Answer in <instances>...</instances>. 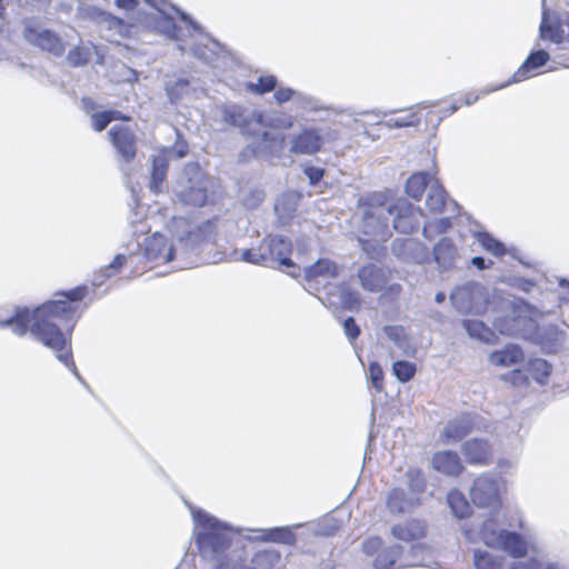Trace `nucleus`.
<instances>
[{"mask_svg": "<svg viewBox=\"0 0 569 569\" xmlns=\"http://www.w3.org/2000/svg\"><path fill=\"white\" fill-rule=\"evenodd\" d=\"M86 293V287H78L60 293L64 299L47 301L33 310L27 307L17 308L13 316L0 320V328H9L17 336H23L30 330L37 340L56 351L58 360L63 362L81 383L86 385L72 360L71 351L59 352L68 343V338L62 332L61 326L66 323L71 330L76 322L73 319L74 308L71 302L83 299Z\"/></svg>", "mask_w": 569, "mask_h": 569, "instance_id": "1", "label": "nucleus"}, {"mask_svg": "<svg viewBox=\"0 0 569 569\" xmlns=\"http://www.w3.org/2000/svg\"><path fill=\"white\" fill-rule=\"evenodd\" d=\"M192 517L194 541L202 558L213 562L216 569H248L244 547L230 526L202 510L192 509Z\"/></svg>", "mask_w": 569, "mask_h": 569, "instance_id": "2", "label": "nucleus"}, {"mask_svg": "<svg viewBox=\"0 0 569 569\" xmlns=\"http://www.w3.org/2000/svg\"><path fill=\"white\" fill-rule=\"evenodd\" d=\"M470 498L475 506L488 508L489 517L483 520L478 529V538L486 546L507 552L513 558L526 556L527 541L517 532L500 527L492 516L499 507L498 482L490 477H478L470 489Z\"/></svg>", "mask_w": 569, "mask_h": 569, "instance_id": "3", "label": "nucleus"}, {"mask_svg": "<svg viewBox=\"0 0 569 569\" xmlns=\"http://www.w3.org/2000/svg\"><path fill=\"white\" fill-rule=\"evenodd\" d=\"M212 181L197 163H188L172 188L174 201L186 206L203 207L209 199Z\"/></svg>", "mask_w": 569, "mask_h": 569, "instance_id": "4", "label": "nucleus"}, {"mask_svg": "<svg viewBox=\"0 0 569 569\" xmlns=\"http://www.w3.org/2000/svg\"><path fill=\"white\" fill-rule=\"evenodd\" d=\"M292 243L287 237L268 236L257 248L244 249L241 260L264 267H293L290 258Z\"/></svg>", "mask_w": 569, "mask_h": 569, "instance_id": "5", "label": "nucleus"}, {"mask_svg": "<svg viewBox=\"0 0 569 569\" xmlns=\"http://www.w3.org/2000/svg\"><path fill=\"white\" fill-rule=\"evenodd\" d=\"M21 36L31 47L60 58L66 52V42L54 30L37 17H27L21 21Z\"/></svg>", "mask_w": 569, "mask_h": 569, "instance_id": "6", "label": "nucleus"}, {"mask_svg": "<svg viewBox=\"0 0 569 569\" xmlns=\"http://www.w3.org/2000/svg\"><path fill=\"white\" fill-rule=\"evenodd\" d=\"M388 202L383 194L375 193L368 197L362 206L361 230L366 236L387 241L392 231L389 224Z\"/></svg>", "mask_w": 569, "mask_h": 569, "instance_id": "7", "label": "nucleus"}, {"mask_svg": "<svg viewBox=\"0 0 569 569\" xmlns=\"http://www.w3.org/2000/svg\"><path fill=\"white\" fill-rule=\"evenodd\" d=\"M453 308L460 313L481 315L489 305L488 290L477 282H467L450 295Z\"/></svg>", "mask_w": 569, "mask_h": 569, "instance_id": "8", "label": "nucleus"}, {"mask_svg": "<svg viewBox=\"0 0 569 569\" xmlns=\"http://www.w3.org/2000/svg\"><path fill=\"white\" fill-rule=\"evenodd\" d=\"M388 211L392 229L399 233L409 234L416 231L423 216L419 207L413 206L405 198H399L392 203L388 202Z\"/></svg>", "mask_w": 569, "mask_h": 569, "instance_id": "9", "label": "nucleus"}, {"mask_svg": "<svg viewBox=\"0 0 569 569\" xmlns=\"http://www.w3.org/2000/svg\"><path fill=\"white\" fill-rule=\"evenodd\" d=\"M110 141L123 161L130 162L136 157V134L130 127L113 126L109 132Z\"/></svg>", "mask_w": 569, "mask_h": 569, "instance_id": "10", "label": "nucleus"}, {"mask_svg": "<svg viewBox=\"0 0 569 569\" xmlns=\"http://www.w3.org/2000/svg\"><path fill=\"white\" fill-rule=\"evenodd\" d=\"M549 59V53L546 50L532 51L509 80L495 88L487 89L483 93L486 94L495 90L503 89L511 83H517L529 78L531 72L545 66Z\"/></svg>", "mask_w": 569, "mask_h": 569, "instance_id": "11", "label": "nucleus"}, {"mask_svg": "<svg viewBox=\"0 0 569 569\" xmlns=\"http://www.w3.org/2000/svg\"><path fill=\"white\" fill-rule=\"evenodd\" d=\"M391 252L406 262L422 263L428 258L426 247L412 238L395 239L391 243Z\"/></svg>", "mask_w": 569, "mask_h": 569, "instance_id": "12", "label": "nucleus"}, {"mask_svg": "<svg viewBox=\"0 0 569 569\" xmlns=\"http://www.w3.org/2000/svg\"><path fill=\"white\" fill-rule=\"evenodd\" d=\"M323 144V138L317 128H306L291 140L290 152L296 154H313Z\"/></svg>", "mask_w": 569, "mask_h": 569, "instance_id": "13", "label": "nucleus"}, {"mask_svg": "<svg viewBox=\"0 0 569 569\" xmlns=\"http://www.w3.org/2000/svg\"><path fill=\"white\" fill-rule=\"evenodd\" d=\"M475 426L472 415L465 413L450 420L441 432V439L445 443H453L463 439Z\"/></svg>", "mask_w": 569, "mask_h": 569, "instance_id": "14", "label": "nucleus"}, {"mask_svg": "<svg viewBox=\"0 0 569 569\" xmlns=\"http://www.w3.org/2000/svg\"><path fill=\"white\" fill-rule=\"evenodd\" d=\"M433 260L440 271H448L456 267L459 260L458 249L449 238L440 239L433 247Z\"/></svg>", "mask_w": 569, "mask_h": 569, "instance_id": "15", "label": "nucleus"}, {"mask_svg": "<svg viewBox=\"0 0 569 569\" xmlns=\"http://www.w3.org/2000/svg\"><path fill=\"white\" fill-rule=\"evenodd\" d=\"M462 452L471 465H488L492 459V449L483 439H471L463 443Z\"/></svg>", "mask_w": 569, "mask_h": 569, "instance_id": "16", "label": "nucleus"}, {"mask_svg": "<svg viewBox=\"0 0 569 569\" xmlns=\"http://www.w3.org/2000/svg\"><path fill=\"white\" fill-rule=\"evenodd\" d=\"M358 278L361 287L370 292L381 291L387 284L386 272L373 263L359 269Z\"/></svg>", "mask_w": 569, "mask_h": 569, "instance_id": "17", "label": "nucleus"}, {"mask_svg": "<svg viewBox=\"0 0 569 569\" xmlns=\"http://www.w3.org/2000/svg\"><path fill=\"white\" fill-rule=\"evenodd\" d=\"M447 191L439 183L438 180H435L430 186L427 192L426 206L429 208L431 212L439 213L442 212L447 207H451L452 212H458L459 206L456 201L450 200L447 204Z\"/></svg>", "mask_w": 569, "mask_h": 569, "instance_id": "18", "label": "nucleus"}, {"mask_svg": "<svg viewBox=\"0 0 569 569\" xmlns=\"http://www.w3.org/2000/svg\"><path fill=\"white\" fill-rule=\"evenodd\" d=\"M432 563L431 552L422 545H415L407 552L402 550L398 567H431Z\"/></svg>", "mask_w": 569, "mask_h": 569, "instance_id": "19", "label": "nucleus"}, {"mask_svg": "<svg viewBox=\"0 0 569 569\" xmlns=\"http://www.w3.org/2000/svg\"><path fill=\"white\" fill-rule=\"evenodd\" d=\"M433 468L447 476H455L463 470L459 455L451 450L435 453L432 458Z\"/></svg>", "mask_w": 569, "mask_h": 569, "instance_id": "20", "label": "nucleus"}, {"mask_svg": "<svg viewBox=\"0 0 569 569\" xmlns=\"http://www.w3.org/2000/svg\"><path fill=\"white\" fill-rule=\"evenodd\" d=\"M339 266L327 258L318 259L313 264L305 269V277L308 281L328 280L338 277Z\"/></svg>", "mask_w": 569, "mask_h": 569, "instance_id": "21", "label": "nucleus"}, {"mask_svg": "<svg viewBox=\"0 0 569 569\" xmlns=\"http://www.w3.org/2000/svg\"><path fill=\"white\" fill-rule=\"evenodd\" d=\"M176 247L167 244V239L162 234H154L146 244V256L149 260H163L169 262L173 260Z\"/></svg>", "mask_w": 569, "mask_h": 569, "instance_id": "22", "label": "nucleus"}, {"mask_svg": "<svg viewBox=\"0 0 569 569\" xmlns=\"http://www.w3.org/2000/svg\"><path fill=\"white\" fill-rule=\"evenodd\" d=\"M392 536L401 541H411L425 536V526L418 520H408L391 528Z\"/></svg>", "mask_w": 569, "mask_h": 569, "instance_id": "23", "label": "nucleus"}, {"mask_svg": "<svg viewBox=\"0 0 569 569\" xmlns=\"http://www.w3.org/2000/svg\"><path fill=\"white\" fill-rule=\"evenodd\" d=\"M436 179L431 177L428 172H417L413 173L408 180L406 184V192L409 197L415 200H419L423 192L429 190V186Z\"/></svg>", "mask_w": 569, "mask_h": 569, "instance_id": "24", "label": "nucleus"}, {"mask_svg": "<svg viewBox=\"0 0 569 569\" xmlns=\"http://www.w3.org/2000/svg\"><path fill=\"white\" fill-rule=\"evenodd\" d=\"M402 555L401 546H393L379 551L373 561L375 569H400L399 557Z\"/></svg>", "mask_w": 569, "mask_h": 569, "instance_id": "25", "label": "nucleus"}, {"mask_svg": "<svg viewBox=\"0 0 569 569\" xmlns=\"http://www.w3.org/2000/svg\"><path fill=\"white\" fill-rule=\"evenodd\" d=\"M168 170V161L163 156H157L152 160L151 167V179L149 188L154 193H159L162 190V186L166 181Z\"/></svg>", "mask_w": 569, "mask_h": 569, "instance_id": "26", "label": "nucleus"}, {"mask_svg": "<svg viewBox=\"0 0 569 569\" xmlns=\"http://www.w3.org/2000/svg\"><path fill=\"white\" fill-rule=\"evenodd\" d=\"M298 193L290 192L281 196L274 203V211L282 223L291 219L297 210Z\"/></svg>", "mask_w": 569, "mask_h": 569, "instance_id": "27", "label": "nucleus"}, {"mask_svg": "<svg viewBox=\"0 0 569 569\" xmlns=\"http://www.w3.org/2000/svg\"><path fill=\"white\" fill-rule=\"evenodd\" d=\"M549 11L546 7V0H542V21L540 23V37L543 40H550L557 44L565 41V30L559 26H553L547 22Z\"/></svg>", "mask_w": 569, "mask_h": 569, "instance_id": "28", "label": "nucleus"}, {"mask_svg": "<svg viewBox=\"0 0 569 569\" xmlns=\"http://www.w3.org/2000/svg\"><path fill=\"white\" fill-rule=\"evenodd\" d=\"M523 358V352L520 347L510 345L501 351H496L490 355V361L497 366H512L520 362Z\"/></svg>", "mask_w": 569, "mask_h": 569, "instance_id": "29", "label": "nucleus"}, {"mask_svg": "<svg viewBox=\"0 0 569 569\" xmlns=\"http://www.w3.org/2000/svg\"><path fill=\"white\" fill-rule=\"evenodd\" d=\"M462 327L471 338L487 343H491L496 337L495 332L479 320L466 319L462 321Z\"/></svg>", "mask_w": 569, "mask_h": 569, "instance_id": "30", "label": "nucleus"}, {"mask_svg": "<svg viewBox=\"0 0 569 569\" xmlns=\"http://www.w3.org/2000/svg\"><path fill=\"white\" fill-rule=\"evenodd\" d=\"M297 97V100L301 103L302 108L305 109H317V101L312 99L311 97L302 96L301 93H297L290 88H279L274 92V99L279 103H283L289 101L291 98Z\"/></svg>", "mask_w": 569, "mask_h": 569, "instance_id": "31", "label": "nucleus"}, {"mask_svg": "<svg viewBox=\"0 0 569 569\" xmlns=\"http://www.w3.org/2000/svg\"><path fill=\"white\" fill-rule=\"evenodd\" d=\"M279 559L280 556L274 550L259 551L251 558L248 569H272Z\"/></svg>", "mask_w": 569, "mask_h": 569, "instance_id": "32", "label": "nucleus"}, {"mask_svg": "<svg viewBox=\"0 0 569 569\" xmlns=\"http://www.w3.org/2000/svg\"><path fill=\"white\" fill-rule=\"evenodd\" d=\"M263 540L295 545L296 536L290 527H277L264 531Z\"/></svg>", "mask_w": 569, "mask_h": 569, "instance_id": "33", "label": "nucleus"}, {"mask_svg": "<svg viewBox=\"0 0 569 569\" xmlns=\"http://www.w3.org/2000/svg\"><path fill=\"white\" fill-rule=\"evenodd\" d=\"M473 563L476 569H502V557H496L483 550H475Z\"/></svg>", "mask_w": 569, "mask_h": 569, "instance_id": "34", "label": "nucleus"}, {"mask_svg": "<svg viewBox=\"0 0 569 569\" xmlns=\"http://www.w3.org/2000/svg\"><path fill=\"white\" fill-rule=\"evenodd\" d=\"M448 503L452 512L458 518H465L470 513L469 502L467 501L465 496L458 490H453L448 493Z\"/></svg>", "mask_w": 569, "mask_h": 569, "instance_id": "35", "label": "nucleus"}, {"mask_svg": "<svg viewBox=\"0 0 569 569\" xmlns=\"http://www.w3.org/2000/svg\"><path fill=\"white\" fill-rule=\"evenodd\" d=\"M492 326L505 336H516L519 332V319L513 316L493 318Z\"/></svg>", "mask_w": 569, "mask_h": 569, "instance_id": "36", "label": "nucleus"}, {"mask_svg": "<svg viewBox=\"0 0 569 569\" xmlns=\"http://www.w3.org/2000/svg\"><path fill=\"white\" fill-rule=\"evenodd\" d=\"M477 240L479 243L492 254L500 257L506 252L505 244L497 239H495L491 234L487 232H478L476 233Z\"/></svg>", "mask_w": 569, "mask_h": 569, "instance_id": "37", "label": "nucleus"}, {"mask_svg": "<svg viewBox=\"0 0 569 569\" xmlns=\"http://www.w3.org/2000/svg\"><path fill=\"white\" fill-rule=\"evenodd\" d=\"M224 120L230 122L231 126L243 129L248 122V114L246 111L236 104L230 106L229 109L224 111Z\"/></svg>", "mask_w": 569, "mask_h": 569, "instance_id": "38", "label": "nucleus"}, {"mask_svg": "<svg viewBox=\"0 0 569 569\" xmlns=\"http://www.w3.org/2000/svg\"><path fill=\"white\" fill-rule=\"evenodd\" d=\"M392 372L401 382L409 381L416 373V366L407 360H397L392 365Z\"/></svg>", "mask_w": 569, "mask_h": 569, "instance_id": "39", "label": "nucleus"}, {"mask_svg": "<svg viewBox=\"0 0 569 569\" xmlns=\"http://www.w3.org/2000/svg\"><path fill=\"white\" fill-rule=\"evenodd\" d=\"M552 370L551 365L543 359H533L530 361V371L532 377L539 383H545Z\"/></svg>", "mask_w": 569, "mask_h": 569, "instance_id": "40", "label": "nucleus"}, {"mask_svg": "<svg viewBox=\"0 0 569 569\" xmlns=\"http://www.w3.org/2000/svg\"><path fill=\"white\" fill-rule=\"evenodd\" d=\"M411 500L406 499V495L402 489H393L388 497V507L393 512H405L406 509L411 505Z\"/></svg>", "mask_w": 569, "mask_h": 569, "instance_id": "41", "label": "nucleus"}, {"mask_svg": "<svg viewBox=\"0 0 569 569\" xmlns=\"http://www.w3.org/2000/svg\"><path fill=\"white\" fill-rule=\"evenodd\" d=\"M124 261V254H117L113 260L96 276L93 284L101 286L104 279L109 278L113 272H117L123 266Z\"/></svg>", "mask_w": 569, "mask_h": 569, "instance_id": "42", "label": "nucleus"}, {"mask_svg": "<svg viewBox=\"0 0 569 569\" xmlns=\"http://www.w3.org/2000/svg\"><path fill=\"white\" fill-rule=\"evenodd\" d=\"M188 88L189 81L187 79H178L166 84V91L171 102L180 100L187 93Z\"/></svg>", "mask_w": 569, "mask_h": 569, "instance_id": "43", "label": "nucleus"}, {"mask_svg": "<svg viewBox=\"0 0 569 569\" xmlns=\"http://www.w3.org/2000/svg\"><path fill=\"white\" fill-rule=\"evenodd\" d=\"M91 52L89 49L77 46L68 52L67 60L72 67L84 66L89 62Z\"/></svg>", "mask_w": 569, "mask_h": 569, "instance_id": "44", "label": "nucleus"}, {"mask_svg": "<svg viewBox=\"0 0 569 569\" xmlns=\"http://www.w3.org/2000/svg\"><path fill=\"white\" fill-rule=\"evenodd\" d=\"M277 79L273 76L260 77L258 83H249L248 88L257 93H266L276 88Z\"/></svg>", "mask_w": 569, "mask_h": 569, "instance_id": "45", "label": "nucleus"}, {"mask_svg": "<svg viewBox=\"0 0 569 569\" xmlns=\"http://www.w3.org/2000/svg\"><path fill=\"white\" fill-rule=\"evenodd\" d=\"M342 526V521L336 517L326 518L320 525L317 532L321 536L329 537L335 535Z\"/></svg>", "mask_w": 569, "mask_h": 569, "instance_id": "46", "label": "nucleus"}, {"mask_svg": "<svg viewBox=\"0 0 569 569\" xmlns=\"http://www.w3.org/2000/svg\"><path fill=\"white\" fill-rule=\"evenodd\" d=\"M173 224L179 227V228H182L183 229V233L182 234H178V241H179V244L182 247L184 243H188V242H191L193 241V238H198L199 234L198 233H194L192 230H191V227L190 224L188 223L187 220H184L183 218H179V219H174L173 220Z\"/></svg>", "mask_w": 569, "mask_h": 569, "instance_id": "47", "label": "nucleus"}, {"mask_svg": "<svg viewBox=\"0 0 569 569\" xmlns=\"http://www.w3.org/2000/svg\"><path fill=\"white\" fill-rule=\"evenodd\" d=\"M360 244L362 250L372 259H378L382 254V248L380 242L382 240H378V238H372V240L360 239Z\"/></svg>", "mask_w": 569, "mask_h": 569, "instance_id": "48", "label": "nucleus"}, {"mask_svg": "<svg viewBox=\"0 0 569 569\" xmlns=\"http://www.w3.org/2000/svg\"><path fill=\"white\" fill-rule=\"evenodd\" d=\"M159 12L163 16V20H162L163 33L169 36L172 39L180 40L181 39V36L179 33L180 29L176 24L174 20L170 16L166 14L162 10H159Z\"/></svg>", "mask_w": 569, "mask_h": 569, "instance_id": "49", "label": "nucleus"}, {"mask_svg": "<svg viewBox=\"0 0 569 569\" xmlns=\"http://www.w3.org/2000/svg\"><path fill=\"white\" fill-rule=\"evenodd\" d=\"M369 379L377 391L382 390L383 370L378 362L373 361L369 365Z\"/></svg>", "mask_w": 569, "mask_h": 569, "instance_id": "50", "label": "nucleus"}, {"mask_svg": "<svg viewBox=\"0 0 569 569\" xmlns=\"http://www.w3.org/2000/svg\"><path fill=\"white\" fill-rule=\"evenodd\" d=\"M113 116L114 114L112 112H107V111L94 113L91 117L92 128L96 131L104 130L108 127V124L112 121Z\"/></svg>", "mask_w": 569, "mask_h": 569, "instance_id": "51", "label": "nucleus"}, {"mask_svg": "<svg viewBox=\"0 0 569 569\" xmlns=\"http://www.w3.org/2000/svg\"><path fill=\"white\" fill-rule=\"evenodd\" d=\"M419 123L420 118L416 113H410L406 118L390 119L387 121V126L389 128H405L410 126H418Z\"/></svg>", "mask_w": 569, "mask_h": 569, "instance_id": "52", "label": "nucleus"}, {"mask_svg": "<svg viewBox=\"0 0 569 569\" xmlns=\"http://www.w3.org/2000/svg\"><path fill=\"white\" fill-rule=\"evenodd\" d=\"M451 227L450 218H440L436 221L429 223L428 226L423 227V236L426 238H429V231L433 230L438 233H443Z\"/></svg>", "mask_w": 569, "mask_h": 569, "instance_id": "53", "label": "nucleus"}, {"mask_svg": "<svg viewBox=\"0 0 569 569\" xmlns=\"http://www.w3.org/2000/svg\"><path fill=\"white\" fill-rule=\"evenodd\" d=\"M341 303L343 308L348 310H353L359 307L360 297L356 291L345 290L341 293Z\"/></svg>", "mask_w": 569, "mask_h": 569, "instance_id": "54", "label": "nucleus"}, {"mask_svg": "<svg viewBox=\"0 0 569 569\" xmlns=\"http://www.w3.org/2000/svg\"><path fill=\"white\" fill-rule=\"evenodd\" d=\"M409 478V486L413 492H420L423 488L425 480L422 473L419 470H409L407 472Z\"/></svg>", "mask_w": 569, "mask_h": 569, "instance_id": "55", "label": "nucleus"}, {"mask_svg": "<svg viewBox=\"0 0 569 569\" xmlns=\"http://www.w3.org/2000/svg\"><path fill=\"white\" fill-rule=\"evenodd\" d=\"M343 330L347 337L352 341L360 335V329L352 317L343 321Z\"/></svg>", "mask_w": 569, "mask_h": 569, "instance_id": "56", "label": "nucleus"}, {"mask_svg": "<svg viewBox=\"0 0 569 569\" xmlns=\"http://www.w3.org/2000/svg\"><path fill=\"white\" fill-rule=\"evenodd\" d=\"M382 541L380 538H370L362 545V550L368 556H373L377 551L380 550Z\"/></svg>", "mask_w": 569, "mask_h": 569, "instance_id": "57", "label": "nucleus"}, {"mask_svg": "<svg viewBox=\"0 0 569 569\" xmlns=\"http://www.w3.org/2000/svg\"><path fill=\"white\" fill-rule=\"evenodd\" d=\"M262 139L263 142H267V143H282L284 137L281 132H278V131H267V130H263L260 134H259Z\"/></svg>", "mask_w": 569, "mask_h": 569, "instance_id": "58", "label": "nucleus"}, {"mask_svg": "<svg viewBox=\"0 0 569 569\" xmlns=\"http://www.w3.org/2000/svg\"><path fill=\"white\" fill-rule=\"evenodd\" d=\"M323 172V169L318 167H307L305 169V173L309 178L311 184H317L322 179Z\"/></svg>", "mask_w": 569, "mask_h": 569, "instance_id": "59", "label": "nucleus"}, {"mask_svg": "<svg viewBox=\"0 0 569 569\" xmlns=\"http://www.w3.org/2000/svg\"><path fill=\"white\" fill-rule=\"evenodd\" d=\"M172 8H173V9L177 11V13L180 16V19H181L183 22L188 23V24H189V26H190L194 31H197V32H199V33L202 31V29H201L200 24H198L196 21H193V20H192V19H191V18H190L186 12H183V11H181V10H179V9L174 8V7H172Z\"/></svg>", "mask_w": 569, "mask_h": 569, "instance_id": "60", "label": "nucleus"}, {"mask_svg": "<svg viewBox=\"0 0 569 569\" xmlns=\"http://www.w3.org/2000/svg\"><path fill=\"white\" fill-rule=\"evenodd\" d=\"M540 562L533 558L525 562H518L510 569H539Z\"/></svg>", "mask_w": 569, "mask_h": 569, "instance_id": "61", "label": "nucleus"}, {"mask_svg": "<svg viewBox=\"0 0 569 569\" xmlns=\"http://www.w3.org/2000/svg\"><path fill=\"white\" fill-rule=\"evenodd\" d=\"M385 330L387 336L396 342H399L400 338L403 336V330L399 327H386Z\"/></svg>", "mask_w": 569, "mask_h": 569, "instance_id": "62", "label": "nucleus"}, {"mask_svg": "<svg viewBox=\"0 0 569 569\" xmlns=\"http://www.w3.org/2000/svg\"><path fill=\"white\" fill-rule=\"evenodd\" d=\"M471 263L479 270H485L489 268L493 262L489 260V263L486 262V259L480 256H476L471 259Z\"/></svg>", "mask_w": 569, "mask_h": 569, "instance_id": "63", "label": "nucleus"}, {"mask_svg": "<svg viewBox=\"0 0 569 569\" xmlns=\"http://www.w3.org/2000/svg\"><path fill=\"white\" fill-rule=\"evenodd\" d=\"M173 153L177 158L181 159L187 156L188 153V146L186 142H178L176 147L173 148Z\"/></svg>", "mask_w": 569, "mask_h": 569, "instance_id": "64", "label": "nucleus"}]
</instances>
